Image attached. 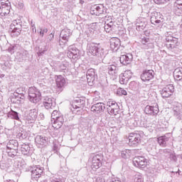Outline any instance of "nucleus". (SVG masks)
I'll use <instances>...</instances> for the list:
<instances>
[{
    "label": "nucleus",
    "instance_id": "c756f323",
    "mask_svg": "<svg viewBox=\"0 0 182 182\" xmlns=\"http://www.w3.org/2000/svg\"><path fill=\"white\" fill-rule=\"evenodd\" d=\"M174 6L178 8V9H180V11H182V0H176Z\"/></svg>",
    "mask_w": 182,
    "mask_h": 182
},
{
    "label": "nucleus",
    "instance_id": "f257e3e1",
    "mask_svg": "<svg viewBox=\"0 0 182 182\" xmlns=\"http://www.w3.org/2000/svg\"><path fill=\"white\" fill-rule=\"evenodd\" d=\"M9 32L13 38L19 36V35H21V32H22V25L18 23L16 20L13 21L10 25Z\"/></svg>",
    "mask_w": 182,
    "mask_h": 182
},
{
    "label": "nucleus",
    "instance_id": "dca6fc26",
    "mask_svg": "<svg viewBox=\"0 0 182 182\" xmlns=\"http://www.w3.org/2000/svg\"><path fill=\"white\" fill-rule=\"evenodd\" d=\"M105 109V104L103 102H98L91 107V112L93 113H100Z\"/></svg>",
    "mask_w": 182,
    "mask_h": 182
},
{
    "label": "nucleus",
    "instance_id": "0eeeda50",
    "mask_svg": "<svg viewBox=\"0 0 182 182\" xmlns=\"http://www.w3.org/2000/svg\"><path fill=\"white\" fill-rule=\"evenodd\" d=\"M31 171L32 178L38 180L41 178L43 173V168L41 167V166H33L31 168Z\"/></svg>",
    "mask_w": 182,
    "mask_h": 182
},
{
    "label": "nucleus",
    "instance_id": "39448f33",
    "mask_svg": "<svg viewBox=\"0 0 182 182\" xmlns=\"http://www.w3.org/2000/svg\"><path fill=\"white\" fill-rule=\"evenodd\" d=\"M128 140L131 146H137L141 143V135L136 132L130 133L128 136Z\"/></svg>",
    "mask_w": 182,
    "mask_h": 182
},
{
    "label": "nucleus",
    "instance_id": "4468645a",
    "mask_svg": "<svg viewBox=\"0 0 182 182\" xmlns=\"http://www.w3.org/2000/svg\"><path fill=\"white\" fill-rule=\"evenodd\" d=\"M153 71L150 70H146L141 75V79L143 82H147L149 80H151L153 79Z\"/></svg>",
    "mask_w": 182,
    "mask_h": 182
},
{
    "label": "nucleus",
    "instance_id": "c9c22d12",
    "mask_svg": "<svg viewBox=\"0 0 182 182\" xmlns=\"http://www.w3.org/2000/svg\"><path fill=\"white\" fill-rule=\"evenodd\" d=\"M49 36H50V41H52V39H53L55 36L53 33H51Z\"/></svg>",
    "mask_w": 182,
    "mask_h": 182
},
{
    "label": "nucleus",
    "instance_id": "aec40b11",
    "mask_svg": "<svg viewBox=\"0 0 182 182\" xmlns=\"http://www.w3.org/2000/svg\"><path fill=\"white\" fill-rule=\"evenodd\" d=\"M87 80L90 85L91 83H93L95 82V70L90 69L87 72Z\"/></svg>",
    "mask_w": 182,
    "mask_h": 182
},
{
    "label": "nucleus",
    "instance_id": "72a5a7b5",
    "mask_svg": "<svg viewBox=\"0 0 182 182\" xmlns=\"http://www.w3.org/2000/svg\"><path fill=\"white\" fill-rule=\"evenodd\" d=\"M149 41H150V39L149 38H146V37H144L141 39V42L144 45H146V43H147L149 42Z\"/></svg>",
    "mask_w": 182,
    "mask_h": 182
},
{
    "label": "nucleus",
    "instance_id": "6ab92c4d",
    "mask_svg": "<svg viewBox=\"0 0 182 182\" xmlns=\"http://www.w3.org/2000/svg\"><path fill=\"white\" fill-rule=\"evenodd\" d=\"M70 35H72V33H70V29L65 28L61 31V38L63 41H65V42H69Z\"/></svg>",
    "mask_w": 182,
    "mask_h": 182
},
{
    "label": "nucleus",
    "instance_id": "cd10ccee",
    "mask_svg": "<svg viewBox=\"0 0 182 182\" xmlns=\"http://www.w3.org/2000/svg\"><path fill=\"white\" fill-rule=\"evenodd\" d=\"M117 96H127V91L124 89L119 87L117 90Z\"/></svg>",
    "mask_w": 182,
    "mask_h": 182
},
{
    "label": "nucleus",
    "instance_id": "e433bc0d",
    "mask_svg": "<svg viewBox=\"0 0 182 182\" xmlns=\"http://www.w3.org/2000/svg\"><path fill=\"white\" fill-rule=\"evenodd\" d=\"M92 49H95V50H97V47H96V46H91L90 49H92Z\"/></svg>",
    "mask_w": 182,
    "mask_h": 182
},
{
    "label": "nucleus",
    "instance_id": "7ed1b4c3",
    "mask_svg": "<svg viewBox=\"0 0 182 182\" xmlns=\"http://www.w3.org/2000/svg\"><path fill=\"white\" fill-rule=\"evenodd\" d=\"M41 92L36 87H31L28 90V97L30 102L33 103H38L41 102Z\"/></svg>",
    "mask_w": 182,
    "mask_h": 182
},
{
    "label": "nucleus",
    "instance_id": "9d476101",
    "mask_svg": "<svg viewBox=\"0 0 182 182\" xmlns=\"http://www.w3.org/2000/svg\"><path fill=\"white\" fill-rule=\"evenodd\" d=\"M174 92V87L173 85H166L161 91V95L162 97L167 98L170 97L171 94Z\"/></svg>",
    "mask_w": 182,
    "mask_h": 182
},
{
    "label": "nucleus",
    "instance_id": "20e7f679",
    "mask_svg": "<svg viewBox=\"0 0 182 182\" xmlns=\"http://www.w3.org/2000/svg\"><path fill=\"white\" fill-rule=\"evenodd\" d=\"M11 12V2L9 0H1L0 6L1 16H6Z\"/></svg>",
    "mask_w": 182,
    "mask_h": 182
},
{
    "label": "nucleus",
    "instance_id": "2eb2a0df",
    "mask_svg": "<svg viewBox=\"0 0 182 182\" xmlns=\"http://www.w3.org/2000/svg\"><path fill=\"white\" fill-rule=\"evenodd\" d=\"M144 113H146V114H157V113H159V107L146 105L144 109Z\"/></svg>",
    "mask_w": 182,
    "mask_h": 182
},
{
    "label": "nucleus",
    "instance_id": "412c9836",
    "mask_svg": "<svg viewBox=\"0 0 182 182\" xmlns=\"http://www.w3.org/2000/svg\"><path fill=\"white\" fill-rule=\"evenodd\" d=\"M43 106L46 109H52V106H53V99L50 97H46L43 101Z\"/></svg>",
    "mask_w": 182,
    "mask_h": 182
},
{
    "label": "nucleus",
    "instance_id": "58836bf2",
    "mask_svg": "<svg viewBox=\"0 0 182 182\" xmlns=\"http://www.w3.org/2000/svg\"><path fill=\"white\" fill-rule=\"evenodd\" d=\"M43 34H44L43 31L42 30H41V31H40L41 36L43 37Z\"/></svg>",
    "mask_w": 182,
    "mask_h": 182
},
{
    "label": "nucleus",
    "instance_id": "79ce46f5",
    "mask_svg": "<svg viewBox=\"0 0 182 182\" xmlns=\"http://www.w3.org/2000/svg\"><path fill=\"white\" fill-rule=\"evenodd\" d=\"M23 149H24V148H23V147H22V151H23Z\"/></svg>",
    "mask_w": 182,
    "mask_h": 182
},
{
    "label": "nucleus",
    "instance_id": "ddd939ff",
    "mask_svg": "<svg viewBox=\"0 0 182 182\" xmlns=\"http://www.w3.org/2000/svg\"><path fill=\"white\" fill-rule=\"evenodd\" d=\"M132 60L133 55L132 54L122 55L119 58L120 63H122V65H124L125 66L130 65Z\"/></svg>",
    "mask_w": 182,
    "mask_h": 182
},
{
    "label": "nucleus",
    "instance_id": "a211bd4d",
    "mask_svg": "<svg viewBox=\"0 0 182 182\" xmlns=\"http://www.w3.org/2000/svg\"><path fill=\"white\" fill-rule=\"evenodd\" d=\"M35 141L38 147H41L42 146H45L46 144V138H45V136H42V135H38L36 137Z\"/></svg>",
    "mask_w": 182,
    "mask_h": 182
},
{
    "label": "nucleus",
    "instance_id": "c85d7f7f",
    "mask_svg": "<svg viewBox=\"0 0 182 182\" xmlns=\"http://www.w3.org/2000/svg\"><path fill=\"white\" fill-rule=\"evenodd\" d=\"M30 117H31V120H36V117H38V112L36 109L31 110L29 113Z\"/></svg>",
    "mask_w": 182,
    "mask_h": 182
},
{
    "label": "nucleus",
    "instance_id": "9b49d317",
    "mask_svg": "<svg viewBox=\"0 0 182 182\" xmlns=\"http://www.w3.org/2000/svg\"><path fill=\"white\" fill-rule=\"evenodd\" d=\"M151 23H161L164 22V17L160 12H155L151 17Z\"/></svg>",
    "mask_w": 182,
    "mask_h": 182
},
{
    "label": "nucleus",
    "instance_id": "1a4fd4ad",
    "mask_svg": "<svg viewBox=\"0 0 182 182\" xmlns=\"http://www.w3.org/2000/svg\"><path fill=\"white\" fill-rule=\"evenodd\" d=\"M133 163L135 167H139L140 168H144L147 166V159L143 156H136L133 159Z\"/></svg>",
    "mask_w": 182,
    "mask_h": 182
},
{
    "label": "nucleus",
    "instance_id": "393cba45",
    "mask_svg": "<svg viewBox=\"0 0 182 182\" xmlns=\"http://www.w3.org/2000/svg\"><path fill=\"white\" fill-rule=\"evenodd\" d=\"M173 77L176 80H182V73L179 69H176L173 72Z\"/></svg>",
    "mask_w": 182,
    "mask_h": 182
},
{
    "label": "nucleus",
    "instance_id": "a878e982",
    "mask_svg": "<svg viewBox=\"0 0 182 182\" xmlns=\"http://www.w3.org/2000/svg\"><path fill=\"white\" fill-rule=\"evenodd\" d=\"M63 116V115L61 114L60 112L58 110H54L51 114L52 122H53V120H56V119H59L60 117H62Z\"/></svg>",
    "mask_w": 182,
    "mask_h": 182
},
{
    "label": "nucleus",
    "instance_id": "4c0bfd02",
    "mask_svg": "<svg viewBox=\"0 0 182 182\" xmlns=\"http://www.w3.org/2000/svg\"><path fill=\"white\" fill-rule=\"evenodd\" d=\"M42 31L43 32V33H46L48 32V28H44L43 30H42Z\"/></svg>",
    "mask_w": 182,
    "mask_h": 182
},
{
    "label": "nucleus",
    "instance_id": "2f4dec72",
    "mask_svg": "<svg viewBox=\"0 0 182 182\" xmlns=\"http://www.w3.org/2000/svg\"><path fill=\"white\" fill-rule=\"evenodd\" d=\"M100 166H102V163H100V161L98 160L97 162H93L92 168L97 169L99 167H100Z\"/></svg>",
    "mask_w": 182,
    "mask_h": 182
},
{
    "label": "nucleus",
    "instance_id": "f8f14e48",
    "mask_svg": "<svg viewBox=\"0 0 182 182\" xmlns=\"http://www.w3.org/2000/svg\"><path fill=\"white\" fill-rule=\"evenodd\" d=\"M55 85L58 89H62L66 85V78L62 75H56Z\"/></svg>",
    "mask_w": 182,
    "mask_h": 182
},
{
    "label": "nucleus",
    "instance_id": "4be33fe9",
    "mask_svg": "<svg viewBox=\"0 0 182 182\" xmlns=\"http://www.w3.org/2000/svg\"><path fill=\"white\" fill-rule=\"evenodd\" d=\"M72 107L73 109H80V107H85V101L80 99H77L72 102Z\"/></svg>",
    "mask_w": 182,
    "mask_h": 182
},
{
    "label": "nucleus",
    "instance_id": "6e6552de",
    "mask_svg": "<svg viewBox=\"0 0 182 182\" xmlns=\"http://www.w3.org/2000/svg\"><path fill=\"white\" fill-rule=\"evenodd\" d=\"M132 77H133V73L130 70H126L120 74L119 83L121 85H127V83H129V80H130Z\"/></svg>",
    "mask_w": 182,
    "mask_h": 182
},
{
    "label": "nucleus",
    "instance_id": "f3484780",
    "mask_svg": "<svg viewBox=\"0 0 182 182\" xmlns=\"http://www.w3.org/2000/svg\"><path fill=\"white\" fill-rule=\"evenodd\" d=\"M53 123V127L56 129H60L62 126H63V123L65 122V119H63V117H60L59 118H57L56 119H54Z\"/></svg>",
    "mask_w": 182,
    "mask_h": 182
},
{
    "label": "nucleus",
    "instance_id": "b1692460",
    "mask_svg": "<svg viewBox=\"0 0 182 182\" xmlns=\"http://www.w3.org/2000/svg\"><path fill=\"white\" fill-rule=\"evenodd\" d=\"M108 73L112 77L117 76V67L114 65H111L108 67Z\"/></svg>",
    "mask_w": 182,
    "mask_h": 182
},
{
    "label": "nucleus",
    "instance_id": "7c9ffc66",
    "mask_svg": "<svg viewBox=\"0 0 182 182\" xmlns=\"http://www.w3.org/2000/svg\"><path fill=\"white\" fill-rule=\"evenodd\" d=\"M11 116L13 117V119H14V120H19V116H18V112L11 110V112H10Z\"/></svg>",
    "mask_w": 182,
    "mask_h": 182
},
{
    "label": "nucleus",
    "instance_id": "a19ab883",
    "mask_svg": "<svg viewBox=\"0 0 182 182\" xmlns=\"http://www.w3.org/2000/svg\"><path fill=\"white\" fill-rule=\"evenodd\" d=\"M126 153H127L126 151H123L122 154H126Z\"/></svg>",
    "mask_w": 182,
    "mask_h": 182
},
{
    "label": "nucleus",
    "instance_id": "bb28decb",
    "mask_svg": "<svg viewBox=\"0 0 182 182\" xmlns=\"http://www.w3.org/2000/svg\"><path fill=\"white\" fill-rule=\"evenodd\" d=\"M119 45H120V40L119 39H114L111 41L112 49H116V48H119Z\"/></svg>",
    "mask_w": 182,
    "mask_h": 182
},
{
    "label": "nucleus",
    "instance_id": "473e14b6",
    "mask_svg": "<svg viewBox=\"0 0 182 182\" xmlns=\"http://www.w3.org/2000/svg\"><path fill=\"white\" fill-rule=\"evenodd\" d=\"M167 0H154V3L157 5H161V4H164Z\"/></svg>",
    "mask_w": 182,
    "mask_h": 182
},
{
    "label": "nucleus",
    "instance_id": "f704fd0d",
    "mask_svg": "<svg viewBox=\"0 0 182 182\" xmlns=\"http://www.w3.org/2000/svg\"><path fill=\"white\" fill-rule=\"evenodd\" d=\"M171 159H172V160H173L174 161H176V160H177V156H176V155L174 154H171L170 155Z\"/></svg>",
    "mask_w": 182,
    "mask_h": 182
},
{
    "label": "nucleus",
    "instance_id": "423d86ee",
    "mask_svg": "<svg viewBox=\"0 0 182 182\" xmlns=\"http://www.w3.org/2000/svg\"><path fill=\"white\" fill-rule=\"evenodd\" d=\"M107 106V112L111 116H116L119 113V105L115 101H109Z\"/></svg>",
    "mask_w": 182,
    "mask_h": 182
},
{
    "label": "nucleus",
    "instance_id": "f03ea898",
    "mask_svg": "<svg viewBox=\"0 0 182 182\" xmlns=\"http://www.w3.org/2000/svg\"><path fill=\"white\" fill-rule=\"evenodd\" d=\"M19 143L15 139H11L7 144V153L10 157H14L18 154V147Z\"/></svg>",
    "mask_w": 182,
    "mask_h": 182
},
{
    "label": "nucleus",
    "instance_id": "ea45409f",
    "mask_svg": "<svg viewBox=\"0 0 182 182\" xmlns=\"http://www.w3.org/2000/svg\"><path fill=\"white\" fill-rule=\"evenodd\" d=\"M138 181L141 182V181H143V179H141V178H138Z\"/></svg>",
    "mask_w": 182,
    "mask_h": 182
},
{
    "label": "nucleus",
    "instance_id": "5701e85b",
    "mask_svg": "<svg viewBox=\"0 0 182 182\" xmlns=\"http://www.w3.org/2000/svg\"><path fill=\"white\" fill-rule=\"evenodd\" d=\"M170 140L167 136L164 135L158 138V143L161 147H166L167 146V141Z\"/></svg>",
    "mask_w": 182,
    "mask_h": 182
}]
</instances>
